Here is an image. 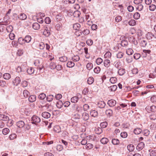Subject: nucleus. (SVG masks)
<instances>
[{
	"instance_id": "f257e3e1",
	"label": "nucleus",
	"mask_w": 156,
	"mask_h": 156,
	"mask_svg": "<svg viewBox=\"0 0 156 156\" xmlns=\"http://www.w3.org/2000/svg\"><path fill=\"white\" fill-rule=\"evenodd\" d=\"M31 37L30 35H27L25 36L24 38H23L22 37H20L18 39V41L19 42L20 44H22L23 42H21V41H24L25 42L27 43H29L30 42L31 40Z\"/></svg>"
},
{
	"instance_id": "f03ea898",
	"label": "nucleus",
	"mask_w": 156,
	"mask_h": 156,
	"mask_svg": "<svg viewBox=\"0 0 156 156\" xmlns=\"http://www.w3.org/2000/svg\"><path fill=\"white\" fill-rule=\"evenodd\" d=\"M42 30H43V34L45 37H48L51 34L50 32V28L48 26H45L43 27Z\"/></svg>"
},
{
	"instance_id": "7ed1b4c3",
	"label": "nucleus",
	"mask_w": 156,
	"mask_h": 156,
	"mask_svg": "<svg viewBox=\"0 0 156 156\" xmlns=\"http://www.w3.org/2000/svg\"><path fill=\"white\" fill-rule=\"evenodd\" d=\"M80 24L78 23H76L73 24V28L74 30H77L78 32H79L80 34L77 35L76 33L77 32H76L75 33L77 35V36H80L81 35H82V30H80Z\"/></svg>"
},
{
	"instance_id": "20e7f679",
	"label": "nucleus",
	"mask_w": 156,
	"mask_h": 156,
	"mask_svg": "<svg viewBox=\"0 0 156 156\" xmlns=\"http://www.w3.org/2000/svg\"><path fill=\"white\" fill-rule=\"evenodd\" d=\"M40 121L41 119L40 118L36 115H34L31 118V123L32 124L37 125Z\"/></svg>"
},
{
	"instance_id": "39448f33",
	"label": "nucleus",
	"mask_w": 156,
	"mask_h": 156,
	"mask_svg": "<svg viewBox=\"0 0 156 156\" xmlns=\"http://www.w3.org/2000/svg\"><path fill=\"white\" fill-rule=\"evenodd\" d=\"M116 103V101L113 99L109 100L108 101V104L110 107H113L115 105Z\"/></svg>"
},
{
	"instance_id": "423d86ee",
	"label": "nucleus",
	"mask_w": 156,
	"mask_h": 156,
	"mask_svg": "<svg viewBox=\"0 0 156 156\" xmlns=\"http://www.w3.org/2000/svg\"><path fill=\"white\" fill-rule=\"evenodd\" d=\"M25 67L24 65H22L20 66H19L17 68V71L19 73L22 72H24L26 70Z\"/></svg>"
},
{
	"instance_id": "0eeeda50",
	"label": "nucleus",
	"mask_w": 156,
	"mask_h": 156,
	"mask_svg": "<svg viewBox=\"0 0 156 156\" xmlns=\"http://www.w3.org/2000/svg\"><path fill=\"white\" fill-rule=\"evenodd\" d=\"M21 81V79L19 77H16L15 78L13 81L14 85L15 86H17L20 83Z\"/></svg>"
},
{
	"instance_id": "6e6552de",
	"label": "nucleus",
	"mask_w": 156,
	"mask_h": 156,
	"mask_svg": "<svg viewBox=\"0 0 156 156\" xmlns=\"http://www.w3.org/2000/svg\"><path fill=\"white\" fill-rule=\"evenodd\" d=\"M42 116L44 118L48 119L50 117L51 115L48 112H44L42 113L41 114Z\"/></svg>"
},
{
	"instance_id": "1a4fd4ad",
	"label": "nucleus",
	"mask_w": 156,
	"mask_h": 156,
	"mask_svg": "<svg viewBox=\"0 0 156 156\" xmlns=\"http://www.w3.org/2000/svg\"><path fill=\"white\" fill-rule=\"evenodd\" d=\"M37 66V69L39 70V73H43L44 71V66L43 64H41L40 65H36Z\"/></svg>"
},
{
	"instance_id": "9d476101",
	"label": "nucleus",
	"mask_w": 156,
	"mask_h": 156,
	"mask_svg": "<svg viewBox=\"0 0 156 156\" xmlns=\"http://www.w3.org/2000/svg\"><path fill=\"white\" fill-rule=\"evenodd\" d=\"M151 52L150 50H144L142 52L143 56L144 57H146L148 55H149Z\"/></svg>"
},
{
	"instance_id": "9b49d317",
	"label": "nucleus",
	"mask_w": 156,
	"mask_h": 156,
	"mask_svg": "<svg viewBox=\"0 0 156 156\" xmlns=\"http://www.w3.org/2000/svg\"><path fill=\"white\" fill-rule=\"evenodd\" d=\"M104 64L105 67L108 68L110 66V61L108 59H105L104 61Z\"/></svg>"
},
{
	"instance_id": "f8f14e48",
	"label": "nucleus",
	"mask_w": 156,
	"mask_h": 156,
	"mask_svg": "<svg viewBox=\"0 0 156 156\" xmlns=\"http://www.w3.org/2000/svg\"><path fill=\"white\" fill-rule=\"evenodd\" d=\"M144 146V144L143 142H141L139 143L136 147V149L139 150H142Z\"/></svg>"
},
{
	"instance_id": "ddd939ff",
	"label": "nucleus",
	"mask_w": 156,
	"mask_h": 156,
	"mask_svg": "<svg viewBox=\"0 0 156 156\" xmlns=\"http://www.w3.org/2000/svg\"><path fill=\"white\" fill-rule=\"evenodd\" d=\"M0 119L4 121H8L9 119V117L4 115L0 114Z\"/></svg>"
},
{
	"instance_id": "4468645a",
	"label": "nucleus",
	"mask_w": 156,
	"mask_h": 156,
	"mask_svg": "<svg viewBox=\"0 0 156 156\" xmlns=\"http://www.w3.org/2000/svg\"><path fill=\"white\" fill-rule=\"evenodd\" d=\"M28 100L30 102H34L36 101V96L35 95H31L30 96Z\"/></svg>"
},
{
	"instance_id": "2eb2a0df",
	"label": "nucleus",
	"mask_w": 156,
	"mask_h": 156,
	"mask_svg": "<svg viewBox=\"0 0 156 156\" xmlns=\"http://www.w3.org/2000/svg\"><path fill=\"white\" fill-rule=\"evenodd\" d=\"M105 114L108 116L110 117L113 114V111L111 109H108L105 111Z\"/></svg>"
},
{
	"instance_id": "dca6fc26",
	"label": "nucleus",
	"mask_w": 156,
	"mask_h": 156,
	"mask_svg": "<svg viewBox=\"0 0 156 156\" xmlns=\"http://www.w3.org/2000/svg\"><path fill=\"white\" fill-rule=\"evenodd\" d=\"M33 28L35 30H38L40 28V26L39 24L37 23H34L32 24Z\"/></svg>"
},
{
	"instance_id": "f3484780",
	"label": "nucleus",
	"mask_w": 156,
	"mask_h": 156,
	"mask_svg": "<svg viewBox=\"0 0 156 156\" xmlns=\"http://www.w3.org/2000/svg\"><path fill=\"white\" fill-rule=\"evenodd\" d=\"M80 118V115L78 114H75L72 117V119L75 121H77Z\"/></svg>"
},
{
	"instance_id": "a211bd4d",
	"label": "nucleus",
	"mask_w": 156,
	"mask_h": 156,
	"mask_svg": "<svg viewBox=\"0 0 156 156\" xmlns=\"http://www.w3.org/2000/svg\"><path fill=\"white\" fill-rule=\"evenodd\" d=\"M24 122L22 121H19L16 123L17 126L19 128H22L24 126Z\"/></svg>"
},
{
	"instance_id": "6ab92c4d",
	"label": "nucleus",
	"mask_w": 156,
	"mask_h": 156,
	"mask_svg": "<svg viewBox=\"0 0 156 156\" xmlns=\"http://www.w3.org/2000/svg\"><path fill=\"white\" fill-rule=\"evenodd\" d=\"M98 105L99 108H103L105 107L106 104L104 101H100L98 102Z\"/></svg>"
},
{
	"instance_id": "aec40b11",
	"label": "nucleus",
	"mask_w": 156,
	"mask_h": 156,
	"mask_svg": "<svg viewBox=\"0 0 156 156\" xmlns=\"http://www.w3.org/2000/svg\"><path fill=\"white\" fill-rule=\"evenodd\" d=\"M27 16L26 14L23 13H21L19 16V19L20 20H23L26 19Z\"/></svg>"
},
{
	"instance_id": "412c9836",
	"label": "nucleus",
	"mask_w": 156,
	"mask_h": 156,
	"mask_svg": "<svg viewBox=\"0 0 156 156\" xmlns=\"http://www.w3.org/2000/svg\"><path fill=\"white\" fill-rule=\"evenodd\" d=\"M117 87L115 85H113L108 87L109 91L111 92H114L117 89Z\"/></svg>"
},
{
	"instance_id": "4be33fe9",
	"label": "nucleus",
	"mask_w": 156,
	"mask_h": 156,
	"mask_svg": "<svg viewBox=\"0 0 156 156\" xmlns=\"http://www.w3.org/2000/svg\"><path fill=\"white\" fill-rule=\"evenodd\" d=\"M154 36V34L148 32L146 35V37L148 40L152 39Z\"/></svg>"
},
{
	"instance_id": "5701e85b",
	"label": "nucleus",
	"mask_w": 156,
	"mask_h": 156,
	"mask_svg": "<svg viewBox=\"0 0 156 156\" xmlns=\"http://www.w3.org/2000/svg\"><path fill=\"white\" fill-rule=\"evenodd\" d=\"M53 129L55 132L57 133H59L61 131V128L59 126H55Z\"/></svg>"
},
{
	"instance_id": "b1692460",
	"label": "nucleus",
	"mask_w": 156,
	"mask_h": 156,
	"mask_svg": "<svg viewBox=\"0 0 156 156\" xmlns=\"http://www.w3.org/2000/svg\"><path fill=\"white\" fill-rule=\"evenodd\" d=\"M79 100V98L77 96H74L71 99L72 102L75 103L78 102Z\"/></svg>"
},
{
	"instance_id": "393cba45",
	"label": "nucleus",
	"mask_w": 156,
	"mask_h": 156,
	"mask_svg": "<svg viewBox=\"0 0 156 156\" xmlns=\"http://www.w3.org/2000/svg\"><path fill=\"white\" fill-rule=\"evenodd\" d=\"M64 18L61 14L57 15L56 16V20L58 21H62L63 19Z\"/></svg>"
},
{
	"instance_id": "a878e982",
	"label": "nucleus",
	"mask_w": 156,
	"mask_h": 156,
	"mask_svg": "<svg viewBox=\"0 0 156 156\" xmlns=\"http://www.w3.org/2000/svg\"><path fill=\"white\" fill-rule=\"evenodd\" d=\"M34 71V69L33 68L30 67L27 70V72L30 75L33 74Z\"/></svg>"
},
{
	"instance_id": "bb28decb",
	"label": "nucleus",
	"mask_w": 156,
	"mask_h": 156,
	"mask_svg": "<svg viewBox=\"0 0 156 156\" xmlns=\"http://www.w3.org/2000/svg\"><path fill=\"white\" fill-rule=\"evenodd\" d=\"M82 116L83 119L84 120H87L89 119V115L87 113H83Z\"/></svg>"
},
{
	"instance_id": "cd10ccee",
	"label": "nucleus",
	"mask_w": 156,
	"mask_h": 156,
	"mask_svg": "<svg viewBox=\"0 0 156 156\" xmlns=\"http://www.w3.org/2000/svg\"><path fill=\"white\" fill-rule=\"evenodd\" d=\"M142 132V129L140 128H136L133 131L134 133L136 134H139Z\"/></svg>"
},
{
	"instance_id": "c85d7f7f",
	"label": "nucleus",
	"mask_w": 156,
	"mask_h": 156,
	"mask_svg": "<svg viewBox=\"0 0 156 156\" xmlns=\"http://www.w3.org/2000/svg\"><path fill=\"white\" fill-rule=\"evenodd\" d=\"M90 114L91 116L95 117L97 116L98 112L95 110H92L90 111Z\"/></svg>"
},
{
	"instance_id": "c756f323",
	"label": "nucleus",
	"mask_w": 156,
	"mask_h": 156,
	"mask_svg": "<svg viewBox=\"0 0 156 156\" xmlns=\"http://www.w3.org/2000/svg\"><path fill=\"white\" fill-rule=\"evenodd\" d=\"M95 131L96 134H99L102 133V128L98 127L95 128Z\"/></svg>"
},
{
	"instance_id": "7c9ffc66",
	"label": "nucleus",
	"mask_w": 156,
	"mask_h": 156,
	"mask_svg": "<svg viewBox=\"0 0 156 156\" xmlns=\"http://www.w3.org/2000/svg\"><path fill=\"white\" fill-rule=\"evenodd\" d=\"M125 73V70L123 69H120L118 70V73L120 76L123 75Z\"/></svg>"
},
{
	"instance_id": "2f4dec72",
	"label": "nucleus",
	"mask_w": 156,
	"mask_h": 156,
	"mask_svg": "<svg viewBox=\"0 0 156 156\" xmlns=\"http://www.w3.org/2000/svg\"><path fill=\"white\" fill-rule=\"evenodd\" d=\"M128 150L130 151L131 152L133 151L134 149V147L133 145L132 144H129L128 145L127 147Z\"/></svg>"
},
{
	"instance_id": "473e14b6",
	"label": "nucleus",
	"mask_w": 156,
	"mask_h": 156,
	"mask_svg": "<svg viewBox=\"0 0 156 156\" xmlns=\"http://www.w3.org/2000/svg\"><path fill=\"white\" fill-rule=\"evenodd\" d=\"M150 156H156V150H149Z\"/></svg>"
},
{
	"instance_id": "72a5a7b5",
	"label": "nucleus",
	"mask_w": 156,
	"mask_h": 156,
	"mask_svg": "<svg viewBox=\"0 0 156 156\" xmlns=\"http://www.w3.org/2000/svg\"><path fill=\"white\" fill-rule=\"evenodd\" d=\"M80 58L78 55H76L74 56L72 58V59L74 62H76L79 61Z\"/></svg>"
},
{
	"instance_id": "f704fd0d",
	"label": "nucleus",
	"mask_w": 156,
	"mask_h": 156,
	"mask_svg": "<svg viewBox=\"0 0 156 156\" xmlns=\"http://www.w3.org/2000/svg\"><path fill=\"white\" fill-rule=\"evenodd\" d=\"M80 14V13L78 10H76L73 13V15L74 17H79Z\"/></svg>"
},
{
	"instance_id": "c9c22d12",
	"label": "nucleus",
	"mask_w": 156,
	"mask_h": 156,
	"mask_svg": "<svg viewBox=\"0 0 156 156\" xmlns=\"http://www.w3.org/2000/svg\"><path fill=\"white\" fill-rule=\"evenodd\" d=\"M94 81V79L92 77H89L87 80V83L89 84H91Z\"/></svg>"
},
{
	"instance_id": "e433bc0d",
	"label": "nucleus",
	"mask_w": 156,
	"mask_h": 156,
	"mask_svg": "<svg viewBox=\"0 0 156 156\" xmlns=\"http://www.w3.org/2000/svg\"><path fill=\"white\" fill-rule=\"evenodd\" d=\"M74 65V63L72 61L68 62L67 63V66L69 68H72L73 67Z\"/></svg>"
},
{
	"instance_id": "4c0bfd02",
	"label": "nucleus",
	"mask_w": 156,
	"mask_h": 156,
	"mask_svg": "<svg viewBox=\"0 0 156 156\" xmlns=\"http://www.w3.org/2000/svg\"><path fill=\"white\" fill-rule=\"evenodd\" d=\"M124 55V53L122 52L119 51L116 54V57L117 58H122Z\"/></svg>"
},
{
	"instance_id": "58836bf2",
	"label": "nucleus",
	"mask_w": 156,
	"mask_h": 156,
	"mask_svg": "<svg viewBox=\"0 0 156 156\" xmlns=\"http://www.w3.org/2000/svg\"><path fill=\"white\" fill-rule=\"evenodd\" d=\"M9 132V130L8 128H5L2 129V132L4 135L7 134Z\"/></svg>"
},
{
	"instance_id": "ea45409f",
	"label": "nucleus",
	"mask_w": 156,
	"mask_h": 156,
	"mask_svg": "<svg viewBox=\"0 0 156 156\" xmlns=\"http://www.w3.org/2000/svg\"><path fill=\"white\" fill-rule=\"evenodd\" d=\"M3 77L6 80H9L11 77L10 74L9 73H5L3 74Z\"/></svg>"
},
{
	"instance_id": "a19ab883",
	"label": "nucleus",
	"mask_w": 156,
	"mask_h": 156,
	"mask_svg": "<svg viewBox=\"0 0 156 156\" xmlns=\"http://www.w3.org/2000/svg\"><path fill=\"white\" fill-rule=\"evenodd\" d=\"M108 141V139L106 138H103L101 140V142L103 144H107Z\"/></svg>"
},
{
	"instance_id": "79ce46f5",
	"label": "nucleus",
	"mask_w": 156,
	"mask_h": 156,
	"mask_svg": "<svg viewBox=\"0 0 156 156\" xmlns=\"http://www.w3.org/2000/svg\"><path fill=\"white\" fill-rule=\"evenodd\" d=\"M62 105L63 103L62 101H58L56 104L57 107L59 108H61L62 106Z\"/></svg>"
},
{
	"instance_id": "37998d69",
	"label": "nucleus",
	"mask_w": 156,
	"mask_h": 156,
	"mask_svg": "<svg viewBox=\"0 0 156 156\" xmlns=\"http://www.w3.org/2000/svg\"><path fill=\"white\" fill-rule=\"evenodd\" d=\"M53 98L54 96L52 95H49L47 96L46 99L48 101L51 102L53 100Z\"/></svg>"
},
{
	"instance_id": "c03bdc74",
	"label": "nucleus",
	"mask_w": 156,
	"mask_h": 156,
	"mask_svg": "<svg viewBox=\"0 0 156 156\" xmlns=\"http://www.w3.org/2000/svg\"><path fill=\"white\" fill-rule=\"evenodd\" d=\"M147 44V42L146 41L144 40H142L140 42V45L141 46L144 47Z\"/></svg>"
},
{
	"instance_id": "a18cd8bd",
	"label": "nucleus",
	"mask_w": 156,
	"mask_h": 156,
	"mask_svg": "<svg viewBox=\"0 0 156 156\" xmlns=\"http://www.w3.org/2000/svg\"><path fill=\"white\" fill-rule=\"evenodd\" d=\"M94 145L90 143L87 144L86 146V148L87 149L90 150L93 148Z\"/></svg>"
},
{
	"instance_id": "49530a36",
	"label": "nucleus",
	"mask_w": 156,
	"mask_h": 156,
	"mask_svg": "<svg viewBox=\"0 0 156 156\" xmlns=\"http://www.w3.org/2000/svg\"><path fill=\"white\" fill-rule=\"evenodd\" d=\"M121 44L122 47H126L128 45V42L126 41H121Z\"/></svg>"
},
{
	"instance_id": "de8ad7c7",
	"label": "nucleus",
	"mask_w": 156,
	"mask_h": 156,
	"mask_svg": "<svg viewBox=\"0 0 156 156\" xmlns=\"http://www.w3.org/2000/svg\"><path fill=\"white\" fill-rule=\"evenodd\" d=\"M121 62L120 61H116L114 63V65L117 69H119V66H121Z\"/></svg>"
},
{
	"instance_id": "09e8293b",
	"label": "nucleus",
	"mask_w": 156,
	"mask_h": 156,
	"mask_svg": "<svg viewBox=\"0 0 156 156\" xmlns=\"http://www.w3.org/2000/svg\"><path fill=\"white\" fill-rule=\"evenodd\" d=\"M23 96L25 98H27L30 95V93L27 90H24L23 92Z\"/></svg>"
},
{
	"instance_id": "8fccbe9b",
	"label": "nucleus",
	"mask_w": 156,
	"mask_h": 156,
	"mask_svg": "<svg viewBox=\"0 0 156 156\" xmlns=\"http://www.w3.org/2000/svg\"><path fill=\"white\" fill-rule=\"evenodd\" d=\"M93 67V64L90 62L88 63L86 65L87 68L89 70H90Z\"/></svg>"
},
{
	"instance_id": "3c124183",
	"label": "nucleus",
	"mask_w": 156,
	"mask_h": 156,
	"mask_svg": "<svg viewBox=\"0 0 156 156\" xmlns=\"http://www.w3.org/2000/svg\"><path fill=\"white\" fill-rule=\"evenodd\" d=\"M117 81V79L115 77H112L110 79V81L112 83H115Z\"/></svg>"
},
{
	"instance_id": "603ef678",
	"label": "nucleus",
	"mask_w": 156,
	"mask_h": 156,
	"mask_svg": "<svg viewBox=\"0 0 156 156\" xmlns=\"http://www.w3.org/2000/svg\"><path fill=\"white\" fill-rule=\"evenodd\" d=\"M59 60L62 62H65L67 61V58L66 56H63L59 58Z\"/></svg>"
},
{
	"instance_id": "864d4df0",
	"label": "nucleus",
	"mask_w": 156,
	"mask_h": 156,
	"mask_svg": "<svg viewBox=\"0 0 156 156\" xmlns=\"http://www.w3.org/2000/svg\"><path fill=\"white\" fill-rule=\"evenodd\" d=\"M133 53V50L131 48H129L126 50V53L128 55H131Z\"/></svg>"
},
{
	"instance_id": "5fc2aeb1",
	"label": "nucleus",
	"mask_w": 156,
	"mask_h": 156,
	"mask_svg": "<svg viewBox=\"0 0 156 156\" xmlns=\"http://www.w3.org/2000/svg\"><path fill=\"white\" fill-rule=\"evenodd\" d=\"M46 97L45 94L44 93H41L39 95L38 98L41 100H44Z\"/></svg>"
},
{
	"instance_id": "6e6d98bb",
	"label": "nucleus",
	"mask_w": 156,
	"mask_h": 156,
	"mask_svg": "<svg viewBox=\"0 0 156 156\" xmlns=\"http://www.w3.org/2000/svg\"><path fill=\"white\" fill-rule=\"evenodd\" d=\"M112 143L114 145H117L119 143V140L116 139H112Z\"/></svg>"
},
{
	"instance_id": "4d7b16f0",
	"label": "nucleus",
	"mask_w": 156,
	"mask_h": 156,
	"mask_svg": "<svg viewBox=\"0 0 156 156\" xmlns=\"http://www.w3.org/2000/svg\"><path fill=\"white\" fill-rule=\"evenodd\" d=\"M82 33H83L84 35H87L90 33V31L88 29H86L83 31L82 30Z\"/></svg>"
},
{
	"instance_id": "13d9d810",
	"label": "nucleus",
	"mask_w": 156,
	"mask_h": 156,
	"mask_svg": "<svg viewBox=\"0 0 156 156\" xmlns=\"http://www.w3.org/2000/svg\"><path fill=\"white\" fill-rule=\"evenodd\" d=\"M129 25L131 26H133L136 24V21L134 20H131L129 22Z\"/></svg>"
},
{
	"instance_id": "bf43d9fd",
	"label": "nucleus",
	"mask_w": 156,
	"mask_h": 156,
	"mask_svg": "<svg viewBox=\"0 0 156 156\" xmlns=\"http://www.w3.org/2000/svg\"><path fill=\"white\" fill-rule=\"evenodd\" d=\"M111 55L112 54L109 51L107 52L104 55V57L106 58H108L111 57Z\"/></svg>"
},
{
	"instance_id": "052dcab7",
	"label": "nucleus",
	"mask_w": 156,
	"mask_h": 156,
	"mask_svg": "<svg viewBox=\"0 0 156 156\" xmlns=\"http://www.w3.org/2000/svg\"><path fill=\"white\" fill-rule=\"evenodd\" d=\"M16 135L15 133L10 134L9 136V138L10 140H13L16 138Z\"/></svg>"
},
{
	"instance_id": "680f3d73",
	"label": "nucleus",
	"mask_w": 156,
	"mask_h": 156,
	"mask_svg": "<svg viewBox=\"0 0 156 156\" xmlns=\"http://www.w3.org/2000/svg\"><path fill=\"white\" fill-rule=\"evenodd\" d=\"M108 125V123L106 122H101L100 124V126L102 128H105L107 127Z\"/></svg>"
},
{
	"instance_id": "e2e57ef3",
	"label": "nucleus",
	"mask_w": 156,
	"mask_h": 156,
	"mask_svg": "<svg viewBox=\"0 0 156 156\" xmlns=\"http://www.w3.org/2000/svg\"><path fill=\"white\" fill-rule=\"evenodd\" d=\"M101 70V68L100 67L97 66L94 69V72L96 73H98Z\"/></svg>"
},
{
	"instance_id": "0e129e2a",
	"label": "nucleus",
	"mask_w": 156,
	"mask_h": 156,
	"mask_svg": "<svg viewBox=\"0 0 156 156\" xmlns=\"http://www.w3.org/2000/svg\"><path fill=\"white\" fill-rule=\"evenodd\" d=\"M156 6L155 5L152 4L149 6V10L151 11H154L156 9Z\"/></svg>"
},
{
	"instance_id": "69168bd1",
	"label": "nucleus",
	"mask_w": 156,
	"mask_h": 156,
	"mask_svg": "<svg viewBox=\"0 0 156 156\" xmlns=\"http://www.w3.org/2000/svg\"><path fill=\"white\" fill-rule=\"evenodd\" d=\"M140 17V15L138 12H136L133 15L134 18L135 19H139Z\"/></svg>"
},
{
	"instance_id": "338daca9",
	"label": "nucleus",
	"mask_w": 156,
	"mask_h": 156,
	"mask_svg": "<svg viewBox=\"0 0 156 156\" xmlns=\"http://www.w3.org/2000/svg\"><path fill=\"white\" fill-rule=\"evenodd\" d=\"M86 42L88 45L91 46L93 44V41L91 39H88L87 40Z\"/></svg>"
},
{
	"instance_id": "774afa93",
	"label": "nucleus",
	"mask_w": 156,
	"mask_h": 156,
	"mask_svg": "<svg viewBox=\"0 0 156 156\" xmlns=\"http://www.w3.org/2000/svg\"><path fill=\"white\" fill-rule=\"evenodd\" d=\"M151 101L154 103L156 102V95H153L151 98Z\"/></svg>"
}]
</instances>
